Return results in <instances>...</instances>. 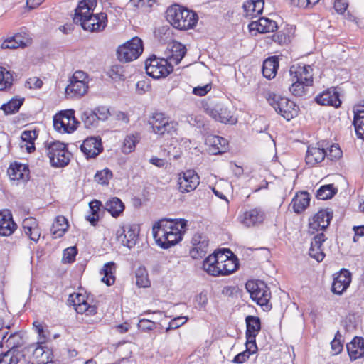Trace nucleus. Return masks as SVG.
I'll list each match as a JSON object with an SVG mask.
<instances>
[{
    "label": "nucleus",
    "instance_id": "obj_1",
    "mask_svg": "<svg viewBox=\"0 0 364 364\" xmlns=\"http://www.w3.org/2000/svg\"><path fill=\"white\" fill-rule=\"evenodd\" d=\"M186 220L161 219L152 227L156 243L163 249H168L182 240Z\"/></svg>",
    "mask_w": 364,
    "mask_h": 364
},
{
    "label": "nucleus",
    "instance_id": "obj_2",
    "mask_svg": "<svg viewBox=\"0 0 364 364\" xmlns=\"http://www.w3.org/2000/svg\"><path fill=\"white\" fill-rule=\"evenodd\" d=\"M166 18L173 27L178 30L193 28L198 20L196 13L178 4L167 9Z\"/></svg>",
    "mask_w": 364,
    "mask_h": 364
},
{
    "label": "nucleus",
    "instance_id": "obj_3",
    "mask_svg": "<svg viewBox=\"0 0 364 364\" xmlns=\"http://www.w3.org/2000/svg\"><path fill=\"white\" fill-rule=\"evenodd\" d=\"M267 101L275 111L287 121L291 120L298 114V107L296 104L287 97L270 93Z\"/></svg>",
    "mask_w": 364,
    "mask_h": 364
},
{
    "label": "nucleus",
    "instance_id": "obj_4",
    "mask_svg": "<svg viewBox=\"0 0 364 364\" xmlns=\"http://www.w3.org/2000/svg\"><path fill=\"white\" fill-rule=\"evenodd\" d=\"M143 50L142 41L138 37H134L118 48L117 58L121 62H131L137 59Z\"/></svg>",
    "mask_w": 364,
    "mask_h": 364
},
{
    "label": "nucleus",
    "instance_id": "obj_5",
    "mask_svg": "<svg viewBox=\"0 0 364 364\" xmlns=\"http://www.w3.org/2000/svg\"><path fill=\"white\" fill-rule=\"evenodd\" d=\"M149 124L153 132L159 135H164L166 133L173 135L178 129V123L171 121L169 117L162 112L154 113L149 119Z\"/></svg>",
    "mask_w": 364,
    "mask_h": 364
},
{
    "label": "nucleus",
    "instance_id": "obj_6",
    "mask_svg": "<svg viewBox=\"0 0 364 364\" xmlns=\"http://www.w3.org/2000/svg\"><path fill=\"white\" fill-rule=\"evenodd\" d=\"M246 289L250 294L252 299L258 305L269 309L271 299V291L267 284L262 281H248L245 285Z\"/></svg>",
    "mask_w": 364,
    "mask_h": 364
},
{
    "label": "nucleus",
    "instance_id": "obj_7",
    "mask_svg": "<svg viewBox=\"0 0 364 364\" xmlns=\"http://www.w3.org/2000/svg\"><path fill=\"white\" fill-rule=\"evenodd\" d=\"M46 149L52 166L64 167L68 164L70 153L65 144L53 141L46 145Z\"/></svg>",
    "mask_w": 364,
    "mask_h": 364
},
{
    "label": "nucleus",
    "instance_id": "obj_8",
    "mask_svg": "<svg viewBox=\"0 0 364 364\" xmlns=\"http://www.w3.org/2000/svg\"><path fill=\"white\" fill-rule=\"evenodd\" d=\"M87 75L85 72L77 70L74 73L70 80V84L65 88V95L68 98L81 97L87 91L88 85L86 81Z\"/></svg>",
    "mask_w": 364,
    "mask_h": 364
},
{
    "label": "nucleus",
    "instance_id": "obj_9",
    "mask_svg": "<svg viewBox=\"0 0 364 364\" xmlns=\"http://www.w3.org/2000/svg\"><path fill=\"white\" fill-rule=\"evenodd\" d=\"M146 73L150 77L159 79L168 75L173 70L171 63L166 60L150 58L145 62Z\"/></svg>",
    "mask_w": 364,
    "mask_h": 364
},
{
    "label": "nucleus",
    "instance_id": "obj_10",
    "mask_svg": "<svg viewBox=\"0 0 364 364\" xmlns=\"http://www.w3.org/2000/svg\"><path fill=\"white\" fill-rule=\"evenodd\" d=\"M78 124L74 111L71 109L61 111L53 117L54 128L60 132L71 133L77 129Z\"/></svg>",
    "mask_w": 364,
    "mask_h": 364
},
{
    "label": "nucleus",
    "instance_id": "obj_11",
    "mask_svg": "<svg viewBox=\"0 0 364 364\" xmlns=\"http://www.w3.org/2000/svg\"><path fill=\"white\" fill-rule=\"evenodd\" d=\"M199 183L200 177L193 169L181 171L178 174V189L182 193H188L195 190Z\"/></svg>",
    "mask_w": 364,
    "mask_h": 364
},
{
    "label": "nucleus",
    "instance_id": "obj_12",
    "mask_svg": "<svg viewBox=\"0 0 364 364\" xmlns=\"http://www.w3.org/2000/svg\"><path fill=\"white\" fill-rule=\"evenodd\" d=\"M107 18L105 13L91 14L80 21L78 23L82 28L90 32H100L105 29L107 26Z\"/></svg>",
    "mask_w": 364,
    "mask_h": 364
},
{
    "label": "nucleus",
    "instance_id": "obj_13",
    "mask_svg": "<svg viewBox=\"0 0 364 364\" xmlns=\"http://www.w3.org/2000/svg\"><path fill=\"white\" fill-rule=\"evenodd\" d=\"M139 232V228L136 225L123 226L117 232V240L130 249L136 245Z\"/></svg>",
    "mask_w": 364,
    "mask_h": 364
},
{
    "label": "nucleus",
    "instance_id": "obj_14",
    "mask_svg": "<svg viewBox=\"0 0 364 364\" xmlns=\"http://www.w3.org/2000/svg\"><path fill=\"white\" fill-rule=\"evenodd\" d=\"M313 69L308 65H294L290 68L289 73L292 80L303 82L306 85L311 86L313 84Z\"/></svg>",
    "mask_w": 364,
    "mask_h": 364
},
{
    "label": "nucleus",
    "instance_id": "obj_15",
    "mask_svg": "<svg viewBox=\"0 0 364 364\" xmlns=\"http://www.w3.org/2000/svg\"><path fill=\"white\" fill-rule=\"evenodd\" d=\"M80 149L87 159L96 157L103 150L101 138L99 136L87 138L81 144Z\"/></svg>",
    "mask_w": 364,
    "mask_h": 364
},
{
    "label": "nucleus",
    "instance_id": "obj_16",
    "mask_svg": "<svg viewBox=\"0 0 364 364\" xmlns=\"http://www.w3.org/2000/svg\"><path fill=\"white\" fill-rule=\"evenodd\" d=\"M264 218V211L257 207L245 210L240 216V222L246 227H252L262 223Z\"/></svg>",
    "mask_w": 364,
    "mask_h": 364
},
{
    "label": "nucleus",
    "instance_id": "obj_17",
    "mask_svg": "<svg viewBox=\"0 0 364 364\" xmlns=\"http://www.w3.org/2000/svg\"><path fill=\"white\" fill-rule=\"evenodd\" d=\"M350 282L351 273L346 269H342L333 278L331 291L333 294L341 295L348 289Z\"/></svg>",
    "mask_w": 364,
    "mask_h": 364
},
{
    "label": "nucleus",
    "instance_id": "obj_18",
    "mask_svg": "<svg viewBox=\"0 0 364 364\" xmlns=\"http://www.w3.org/2000/svg\"><path fill=\"white\" fill-rule=\"evenodd\" d=\"M247 330H246V341L252 343V346L257 348L255 338L261 330L260 319L257 316H247L245 318Z\"/></svg>",
    "mask_w": 364,
    "mask_h": 364
},
{
    "label": "nucleus",
    "instance_id": "obj_19",
    "mask_svg": "<svg viewBox=\"0 0 364 364\" xmlns=\"http://www.w3.org/2000/svg\"><path fill=\"white\" fill-rule=\"evenodd\" d=\"M68 301L73 304L78 314L85 313L87 315H93L96 313V306L88 304L82 294L75 293L70 294Z\"/></svg>",
    "mask_w": 364,
    "mask_h": 364
},
{
    "label": "nucleus",
    "instance_id": "obj_20",
    "mask_svg": "<svg viewBox=\"0 0 364 364\" xmlns=\"http://www.w3.org/2000/svg\"><path fill=\"white\" fill-rule=\"evenodd\" d=\"M33 349V363L35 364H47L53 360L52 350L42 344H33L30 346Z\"/></svg>",
    "mask_w": 364,
    "mask_h": 364
},
{
    "label": "nucleus",
    "instance_id": "obj_21",
    "mask_svg": "<svg viewBox=\"0 0 364 364\" xmlns=\"http://www.w3.org/2000/svg\"><path fill=\"white\" fill-rule=\"evenodd\" d=\"M193 248L190 251V254L193 259H199L203 257L208 251V240L206 236L196 233L192 238Z\"/></svg>",
    "mask_w": 364,
    "mask_h": 364
},
{
    "label": "nucleus",
    "instance_id": "obj_22",
    "mask_svg": "<svg viewBox=\"0 0 364 364\" xmlns=\"http://www.w3.org/2000/svg\"><path fill=\"white\" fill-rule=\"evenodd\" d=\"M315 100L319 105L333 106L335 107H338L341 104L339 94L335 88H331L323 91L316 97Z\"/></svg>",
    "mask_w": 364,
    "mask_h": 364
},
{
    "label": "nucleus",
    "instance_id": "obj_23",
    "mask_svg": "<svg viewBox=\"0 0 364 364\" xmlns=\"http://www.w3.org/2000/svg\"><path fill=\"white\" fill-rule=\"evenodd\" d=\"M326 240L325 235L321 232L315 235L311 242L309 255L311 258L315 259L318 262L323 261L325 257L323 243Z\"/></svg>",
    "mask_w": 364,
    "mask_h": 364
},
{
    "label": "nucleus",
    "instance_id": "obj_24",
    "mask_svg": "<svg viewBox=\"0 0 364 364\" xmlns=\"http://www.w3.org/2000/svg\"><path fill=\"white\" fill-rule=\"evenodd\" d=\"M332 217V212L321 210L310 220L309 228L316 230H323L329 225Z\"/></svg>",
    "mask_w": 364,
    "mask_h": 364
},
{
    "label": "nucleus",
    "instance_id": "obj_25",
    "mask_svg": "<svg viewBox=\"0 0 364 364\" xmlns=\"http://www.w3.org/2000/svg\"><path fill=\"white\" fill-rule=\"evenodd\" d=\"M206 112L215 120L222 123L234 122L231 112L223 105L218 104L214 107H208Z\"/></svg>",
    "mask_w": 364,
    "mask_h": 364
},
{
    "label": "nucleus",
    "instance_id": "obj_26",
    "mask_svg": "<svg viewBox=\"0 0 364 364\" xmlns=\"http://www.w3.org/2000/svg\"><path fill=\"white\" fill-rule=\"evenodd\" d=\"M97 6L96 0H82L78 3L77 7L75 10L73 21L78 23L88 16L92 14L94 9Z\"/></svg>",
    "mask_w": 364,
    "mask_h": 364
},
{
    "label": "nucleus",
    "instance_id": "obj_27",
    "mask_svg": "<svg viewBox=\"0 0 364 364\" xmlns=\"http://www.w3.org/2000/svg\"><path fill=\"white\" fill-rule=\"evenodd\" d=\"M11 180L26 182L29 178V169L24 164L15 162L11 164L7 171Z\"/></svg>",
    "mask_w": 364,
    "mask_h": 364
},
{
    "label": "nucleus",
    "instance_id": "obj_28",
    "mask_svg": "<svg viewBox=\"0 0 364 364\" xmlns=\"http://www.w3.org/2000/svg\"><path fill=\"white\" fill-rule=\"evenodd\" d=\"M31 43V39L26 33H17L5 40L1 45L2 48L15 49L25 48Z\"/></svg>",
    "mask_w": 364,
    "mask_h": 364
},
{
    "label": "nucleus",
    "instance_id": "obj_29",
    "mask_svg": "<svg viewBox=\"0 0 364 364\" xmlns=\"http://www.w3.org/2000/svg\"><path fill=\"white\" fill-rule=\"evenodd\" d=\"M326 156V151L321 146H309L306 154V162L310 166H314L323 161Z\"/></svg>",
    "mask_w": 364,
    "mask_h": 364
},
{
    "label": "nucleus",
    "instance_id": "obj_30",
    "mask_svg": "<svg viewBox=\"0 0 364 364\" xmlns=\"http://www.w3.org/2000/svg\"><path fill=\"white\" fill-rule=\"evenodd\" d=\"M17 225L9 212H0V235L9 236L16 229Z\"/></svg>",
    "mask_w": 364,
    "mask_h": 364
},
{
    "label": "nucleus",
    "instance_id": "obj_31",
    "mask_svg": "<svg viewBox=\"0 0 364 364\" xmlns=\"http://www.w3.org/2000/svg\"><path fill=\"white\" fill-rule=\"evenodd\" d=\"M250 31L256 30L259 33L274 32L277 28V24L274 21L267 18H260L258 21H252L249 25Z\"/></svg>",
    "mask_w": 364,
    "mask_h": 364
},
{
    "label": "nucleus",
    "instance_id": "obj_32",
    "mask_svg": "<svg viewBox=\"0 0 364 364\" xmlns=\"http://www.w3.org/2000/svg\"><path fill=\"white\" fill-rule=\"evenodd\" d=\"M347 350L351 360H355L364 355V341L360 337H355L346 345Z\"/></svg>",
    "mask_w": 364,
    "mask_h": 364
},
{
    "label": "nucleus",
    "instance_id": "obj_33",
    "mask_svg": "<svg viewBox=\"0 0 364 364\" xmlns=\"http://www.w3.org/2000/svg\"><path fill=\"white\" fill-rule=\"evenodd\" d=\"M264 4L263 0H250L245 1L242 5L245 12L244 16L250 18L256 17L257 15L262 14L264 8Z\"/></svg>",
    "mask_w": 364,
    "mask_h": 364
},
{
    "label": "nucleus",
    "instance_id": "obj_34",
    "mask_svg": "<svg viewBox=\"0 0 364 364\" xmlns=\"http://www.w3.org/2000/svg\"><path fill=\"white\" fill-rule=\"evenodd\" d=\"M310 196L306 192H300L293 198L291 205L296 213H301L309 205Z\"/></svg>",
    "mask_w": 364,
    "mask_h": 364
},
{
    "label": "nucleus",
    "instance_id": "obj_35",
    "mask_svg": "<svg viewBox=\"0 0 364 364\" xmlns=\"http://www.w3.org/2000/svg\"><path fill=\"white\" fill-rule=\"evenodd\" d=\"M279 68L278 57L272 56L266 59L262 65V74L267 79H272L276 76Z\"/></svg>",
    "mask_w": 364,
    "mask_h": 364
},
{
    "label": "nucleus",
    "instance_id": "obj_36",
    "mask_svg": "<svg viewBox=\"0 0 364 364\" xmlns=\"http://www.w3.org/2000/svg\"><path fill=\"white\" fill-rule=\"evenodd\" d=\"M68 227V220L64 216H57L50 229L53 237H61L67 231Z\"/></svg>",
    "mask_w": 364,
    "mask_h": 364
},
{
    "label": "nucleus",
    "instance_id": "obj_37",
    "mask_svg": "<svg viewBox=\"0 0 364 364\" xmlns=\"http://www.w3.org/2000/svg\"><path fill=\"white\" fill-rule=\"evenodd\" d=\"M170 53V63H173L176 65H178L185 56L186 53V48L185 46L181 43L174 41L171 46Z\"/></svg>",
    "mask_w": 364,
    "mask_h": 364
},
{
    "label": "nucleus",
    "instance_id": "obj_38",
    "mask_svg": "<svg viewBox=\"0 0 364 364\" xmlns=\"http://www.w3.org/2000/svg\"><path fill=\"white\" fill-rule=\"evenodd\" d=\"M104 208L108 211L112 216L116 218L123 212L124 205L119 198L113 197L105 203Z\"/></svg>",
    "mask_w": 364,
    "mask_h": 364
},
{
    "label": "nucleus",
    "instance_id": "obj_39",
    "mask_svg": "<svg viewBox=\"0 0 364 364\" xmlns=\"http://www.w3.org/2000/svg\"><path fill=\"white\" fill-rule=\"evenodd\" d=\"M211 144L210 151L213 154H222L228 148V140L219 136H212L208 139Z\"/></svg>",
    "mask_w": 364,
    "mask_h": 364
},
{
    "label": "nucleus",
    "instance_id": "obj_40",
    "mask_svg": "<svg viewBox=\"0 0 364 364\" xmlns=\"http://www.w3.org/2000/svg\"><path fill=\"white\" fill-rule=\"evenodd\" d=\"M116 264L113 262H107L104 264L102 274L104 277L102 281L107 286H111L115 282Z\"/></svg>",
    "mask_w": 364,
    "mask_h": 364
},
{
    "label": "nucleus",
    "instance_id": "obj_41",
    "mask_svg": "<svg viewBox=\"0 0 364 364\" xmlns=\"http://www.w3.org/2000/svg\"><path fill=\"white\" fill-rule=\"evenodd\" d=\"M226 252L228 254L230 255V257L223 264V276L233 273L239 267L238 259L234 254L230 250H227Z\"/></svg>",
    "mask_w": 364,
    "mask_h": 364
},
{
    "label": "nucleus",
    "instance_id": "obj_42",
    "mask_svg": "<svg viewBox=\"0 0 364 364\" xmlns=\"http://www.w3.org/2000/svg\"><path fill=\"white\" fill-rule=\"evenodd\" d=\"M81 120L86 128L97 127L98 125L97 117L93 109L85 110L81 115Z\"/></svg>",
    "mask_w": 364,
    "mask_h": 364
},
{
    "label": "nucleus",
    "instance_id": "obj_43",
    "mask_svg": "<svg viewBox=\"0 0 364 364\" xmlns=\"http://www.w3.org/2000/svg\"><path fill=\"white\" fill-rule=\"evenodd\" d=\"M353 124L358 137L364 139V109L358 110L355 114Z\"/></svg>",
    "mask_w": 364,
    "mask_h": 364
},
{
    "label": "nucleus",
    "instance_id": "obj_44",
    "mask_svg": "<svg viewBox=\"0 0 364 364\" xmlns=\"http://www.w3.org/2000/svg\"><path fill=\"white\" fill-rule=\"evenodd\" d=\"M139 135L137 134H131L127 135L123 141L122 151L124 154H129L134 151L136 144L139 142Z\"/></svg>",
    "mask_w": 364,
    "mask_h": 364
},
{
    "label": "nucleus",
    "instance_id": "obj_45",
    "mask_svg": "<svg viewBox=\"0 0 364 364\" xmlns=\"http://www.w3.org/2000/svg\"><path fill=\"white\" fill-rule=\"evenodd\" d=\"M24 101L23 98L21 99H11L9 102L4 104L1 107L4 113L8 114H13L17 112Z\"/></svg>",
    "mask_w": 364,
    "mask_h": 364
},
{
    "label": "nucleus",
    "instance_id": "obj_46",
    "mask_svg": "<svg viewBox=\"0 0 364 364\" xmlns=\"http://www.w3.org/2000/svg\"><path fill=\"white\" fill-rule=\"evenodd\" d=\"M21 139L23 141L26 142L25 144L28 152L31 153L35 150L34 140L37 137V134L35 130H26L21 134Z\"/></svg>",
    "mask_w": 364,
    "mask_h": 364
},
{
    "label": "nucleus",
    "instance_id": "obj_47",
    "mask_svg": "<svg viewBox=\"0 0 364 364\" xmlns=\"http://www.w3.org/2000/svg\"><path fill=\"white\" fill-rule=\"evenodd\" d=\"M33 325L35 331L39 336L38 342L37 343L43 344L50 339V332L48 330L47 326L43 325L39 321H34Z\"/></svg>",
    "mask_w": 364,
    "mask_h": 364
},
{
    "label": "nucleus",
    "instance_id": "obj_48",
    "mask_svg": "<svg viewBox=\"0 0 364 364\" xmlns=\"http://www.w3.org/2000/svg\"><path fill=\"white\" fill-rule=\"evenodd\" d=\"M12 83V74L5 68L0 67V91L9 88Z\"/></svg>",
    "mask_w": 364,
    "mask_h": 364
},
{
    "label": "nucleus",
    "instance_id": "obj_49",
    "mask_svg": "<svg viewBox=\"0 0 364 364\" xmlns=\"http://www.w3.org/2000/svg\"><path fill=\"white\" fill-rule=\"evenodd\" d=\"M6 346L9 350H17L23 344V337L18 332H15L9 336L5 341Z\"/></svg>",
    "mask_w": 364,
    "mask_h": 364
},
{
    "label": "nucleus",
    "instance_id": "obj_50",
    "mask_svg": "<svg viewBox=\"0 0 364 364\" xmlns=\"http://www.w3.org/2000/svg\"><path fill=\"white\" fill-rule=\"evenodd\" d=\"M337 192V189L333 184L321 186L316 193V198L319 200H327L331 198Z\"/></svg>",
    "mask_w": 364,
    "mask_h": 364
},
{
    "label": "nucleus",
    "instance_id": "obj_51",
    "mask_svg": "<svg viewBox=\"0 0 364 364\" xmlns=\"http://www.w3.org/2000/svg\"><path fill=\"white\" fill-rule=\"evenodd\" d=\"M257 350L255 348L252 343H248L246 342V350L242 353H238L233 359L232 362L235 363H243L245 362L250 357V355L256 352Z\"/></svg>",
    "mask_w": 364,
    "mask_h": 364
},
{
    "label": "nucleus",
    "instance_id": "obj_52",
    "mask_svg": "<svg viewBox=\"0 0 364 364\" xmlns=\"http://www.w3.org/2000/svg\"><path fill=\"white\" fill-rule=\"evenodd\" d=\"M136 284L139 287L145 288L149 287L150 281L145 269L139 268L136 271Z\"/></svg>",
    "mask_w": 364,
    "mask_h": 364
},
{
    "label": "nucleus",
    "instance_id": "obj_53",
    "mask_svg": "<svg viewBox=\"0 0 364 364\" xmlns=\"http://www.w3.org/2000/svg\"><path fill=\"white\" fill-rule=\"evenodd\" d=\"M112 177V173L108 168L97 171L95 176V180L100 184L105 185Z\"/></svg>",
    "mask_w": 364,
    "mask_h": 364
},
{
    "label": "nucleus",
    "instance_id": "obj_54",
    "mask_svg": "<svg viewBox=\"0 0 364 364\" xmlns=\"http://www.w3.org/2000/svg\"><path fill=\"white\" fill-rule=\"evenodd\" d=\"M107 73L113 80H121L124 77L123 68L119 65L111 66Z\"/></svg>",
    "mask_w": 364,
    "mask_h": 364
},
{
    "label": "nucleus",
    "instance_id": "obj_55",
    "mask_svg": "<svg viewBox=\"0 0 364 364\" xmlns=\"http://www.w3.org/2000/svg\"><path fill=\"white\" fill-rule=\"evenodd\" d=\"M306 87H309V85H306L303 82L295 80V82L291 84V87H289V91L294 96L299 97L305 93Z\"/></svg>",
    "mask_w": 364,
    "mask_h": 364
},
{
    "label": "nucleus",
    "instance_id": "obj_56",
    "mask_svg": "<svg viewBox=\"0 0 364 364\" xmlns=\"http://www.w3.org/2000/svg\"><path fill=\"white\" fill-rule=\"evenodd\" d=\"M227 250L228 249H224L223 250L215 251L212 255H210L209 262H213L218 261L219 263H225L229 257H230V255L227 253Z\"/></svg>",
    "mask_w": 364,
    "mask_h": 364
},
{
    "label": "nucleus",
    "instance_id": "obj_57",
    "mask_svg": "<svg viewBox=\"0 0 364 364\" xmlns=\"http://www.w3.org/2000/svg\"><path fill=\"white\" fill-rule=\"evenodd\" d=\"M331 161L337 160L342 156V151L338 144H333L330 146L328 154L326 156Z\"/></svg>",
    "mask_w": 364,
    "mask_h": 364
},
{
    "label": "nucleus",
    "instance_id": "obj_58",
    "mask_svg": "<svg viewBox=\"0 0 364 364\" xmlns=\"http://www.w3.org/2000/svg\"><path fill=\"white\" fill-rule=\"evenodd\" d=\"M291 4L302 9H310L316 5L319 0H290Z\"/></svg>",
    "mask_w": 364,
    "mask_h": 364
},
{
    "label": "nucleus",
    "instance_id": "obj_59",
    "mask_svg": "<svg viewBox=\"0 0 364 364\" xmlns=\"http://www.w3.org/2000/svg\"><path fill=\"white\" fill-rule=\"evenodd\" d=\"M188 317L186 316H178L176 318H173L170 323L168 326L166 328V331L168 332L171 329H176L183 325L188 321Z\"/></svg>",
    "mask_w": 364,
    "mask_h": 364
},
{
    "label": "nucleus",
    "instance_id": "obj_60",
    "mask_svg": "<svg viewBox=\"0 0 364 364\" xmlns=\"http://www.w3.org/2000/svg\"><path fill=\"white\" fill-rule=\"evenodd\" d=\"M342 336L339 331L335 335L334 339L331 341V348L335 354L340 353L343 350V344L341 343Z\"/></svg>",
    "mask_w": 364,
    "mask_h": 364
},
{
    "label": "nucleus",
    "instance_id": "obj_61",
    "mask_svg": "<svg viewBox=\"0 0 364 364\" xmlns=\"http://www.w3.org/2000/svg\"><path fill=\"white\" fill-rule=\"evenodd\" d=\"M77 250L75 247H70L65 249L63 252V260L71 263L75 261Z\"/></svg>",
    "mask_w": 364,
    "mask_h": 364
},
{
    "label": "nucleus",
    "instance_id": "obj_62",
    "mask_svg": "<svg viewBox=\"0 0 364 364\" xmlns=\"http://www.w3.org/2000/svg\"><path fill=\"white\" fill-rule=\"evenodd\" d=\"M155 322L146 318H141L138 323L139 328L143 331H151L155 328Z\"/></svg>",
    "mask_w": 364,
    "mask_h": 364
},
{
    "label": "nucleus",
    "instance_id": "obj_63",
    "mask_svg": "<svg viewBox=\"0 0 364 364\" xmlns=\"http://www.w3.org/2000/svg\"><path fill=\"white\" fill-rule=\"evenodd\" d=\"M97 117L98 121H105L109 116V110L106 107H98L93 109Z\"/></svg>",
    "mask_w": 364,
    "mask_h": 364
},
{
    "label": "nucleus",
    "instance_id": "obj_64",
    "mask_svg": "<svg viewBox=\"0 0 364 364\" xmlns=\"http://www.w3.org/2000/svg\"><path fill=\"white\" fill-rule=\"evenodd\" d=\"M23 232L31 231L33 228L38 226L37 220L34 218H26L23 220L22 223Z\"/></svg>",
    "mask_w": 364,
    "mask_h": 364
}]
</instances>
